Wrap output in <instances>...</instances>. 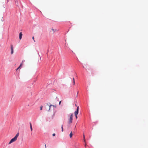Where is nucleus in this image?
<instances>
[{
  "mask_svg": "<svg viewBox=\"0 0 148 148\" xmlns=\"http://www.w3.org/2000/svg\"><path fill=\"white\" fill-rule=\"evenodd\" d=\"M73 84L74 85L75 84V82L74 78V77L73 78Z\"/></svg>",
  "mask_w": 148,
  "mask_h": 148,
  "instance_id": "9b49d317",
  "label": "nucleus"
},
{
  "mask_svg": "<svg viewBox=\"0 0 148 148\" xmlns=\"http://www.w3.org/2000/svg\"><path fill=\"white\" fill-rule=\"evenodd\" d=\"M75 106H77V105H76V104H75Z\"/></svg>",
  "mask_w": 148,
  "mask_h": 148,
  "instance_id": "b1692460",
  "label": "nucleus"
},
{
  "mask_svg": "<svg viewBox=\"0 0 148 148\" xmlns=\"http://www.w3.org/2000/svg\"><path fill=\"white\" fill-rule=\"evenodd\" d=\"M73 114H71L70 117L69 119H68V123L70 124L72 123L73 121Z\"/></svg>",
  "mask_w": 148,
  "mask_h": 148,
  "instance_id": "f03ea898",
  "label": "nucleus"
},
{
  "mask_svg": "<svg viewBox=\"0 0 148 148\" xmlns=\"http://www.w3.org/2000/svg\"><path fill=\"white\" fill-rule=\"evenodd\" d=\"M75 115V116L76 118L77 119V115Z\"/></svg>",
  "mask_w": 148,
  "mask_h": 148,
  "instance_id": "a211bd4d",
  "label": "nucleus"
},
{
  "mask_svg": "<svg viewBox=\"0 0 148 148\" xmlns=\"http://www.w3.org/2000/svg\"><path fill=\"white\" fill-rule=\"evenodd\" d=\"M25 60H23V61H22V63H23V62H25Z\"/></svg>",
  "mask_w": 148,
  "mask_h": 148,
  "instance_id": "6ab92c4d",
  "label": "nucleus"
},
{
  "mask_svg": "<svg viewBox=\"0 0 148 148\" xmlns=\"http://www.w3.org/2000/svg\"><path fill=\"white\" fill-rule=\"evenodd\" d=\"M22 65H23V63H21V64H20V66L21 67L22 66Z\"/></svg>",
  "mask_w": 148,
  "mask_h": 148,
  "instance_id": "f8f14e48",
  "label": "nucleus"
},
{
  "mask_svg": "<svg viewBox=\"0 0 148 148\" xmlns=\"http://www.w3.org/2000/svg\"><path fill=\"white\" fill-rule=\"evenodd\" d=\"M30 126L31 130V131H32V127L31 123H30Z\"/></svg>",
  "mask_w": 148,
  "mask_h": 148,
  "instance_id": "0eeeda50",
  "label": "nucleus"
},
{
  "mask_svg": "<svg viewBox=\"0 0 148 148\" xmlns=\"http://www.w3.org/2000/svg\"><path fill=\"white\" fill-rule=\"evenodd\" d=\"M61 128H62V132H63V128L62 125Z\"/></svg>",
  "mask_w": 148,
  "mask_h": 148,
  "instance_id": "4468645a",
  "label": "nucleus"
},
{
  "mask_svg": "<svg viewBox=\"0 0 148 148\" xmlns=\"http://www.w3.org/2000/svg\"><path fill=\"white\" fill-rule=\"evenodd\" d=\"M61 101H60L59 102V105H60L61 103Z\"/></svg>",
  "mask_w": 148,
  "mask_h": 148,
  "instance_id": "f3484780",
  "label": "nucleus"
},
{
  "mask_svg": "<svg viewBox=\"0 0 148 148\" xmlns=\"http://www.w3.org/2000/svg\"><path fill=\"white\" fill-rule=\"evenodd\" d=\"M85 143V147H86V142Z\"/></svg>",
  "mask_w": 148,
  "mask_h": 148,
  "instance_id": "4be33fe9",
  "label": "nucleus"
},
{
  "mask_svg": "<svg viewBox=\"0 0 148 148\" xmlns=\"http://www.w3.org/2000/svg\"><path fill=\"white\" fill-rule=\"evenodd\" d=\"M22 33L21 32L20 33L19 35V39L20 40H21V39L22 37Z\"/></svg>",
  "mask_w": 148,
  "mask_h": 148,
  "instance_id": "20e7f679",
  "label": "nucleus"
},
{
  "mask_svg": "<svg viewBox=\"0 0 148 148\" xmlns=\"http://www.w3.org/2000/svg\"><path fill=\"white\" fill-rule=\"evenodd\" d=\"M32 39H33V40H34V42H35V40H34V36H33V37H32Z\"/></svg>",
  "mask_w": 148,
  "mask_h": 148,
  "instance_id": "2eb2a0df",
  "label": "nucleus"
},
{
  "mask_svg": "<svg viewBox=\"0 0 148 148\" xmlns=\"http://www.w3.org/2000/svg\"><path fill=\"white\" fill-rule=\"evenodd\" d=\"M7 0V1H9V0Z\"/></svg>",
  "mask_w": 148,
  "mask_h": 148,
  "instance_id": "393cba45",
  "label": "nucleus"
},
{
  "mask_svg": "<svg viewBox=\"0 0 148 148\" xmlns=\"http://www.w3.org/2000/svg\"><path fill=\"white\" fill-rule=\"evenodd\" d=\"M19 136V133H18L16 135V136H15V137L13 138L11 140H10V142H9L8 144H10L11 143H12L15 141L17 139V138Z\"/></svg>",
  "mask_w": 148,
  "mask_h": 148,
  "instance_id": "f257e3e1",
  "label": "nucleus"
},
{
  "mask_svg": "<svg viewBox=\"0 0 148 148\" xmlns=\"http://www.w3.org/2000/svg\"><path fill=\"white\" fill-rule=\"evenodd\" d=\"M51 30L53 31V32H57L58 31V30H57V29H51Z\"/></svg>",
  "mask_w": 148,
  "mask_h": 148,
  "instance_id": "1a4fd4ad",
  "label": "nucleus"
},
{
  "mask_svg": "<svg viewBox=\"0 0 148 148\" xmlns=\"http://www.w3.org/2000/svg\"><path fill=\"white\" fill-rule=\"evenodd\" d=\"M51 106H53L54 107H56V106H55V105H51L49 106V110H50V108Z\"/></svg>",
  "mask_w": 148,
  "mask_h": 148,
  "instance_id": "423d86ee",
  "label": "nucleus"
},
{
  "mask_svg": "<svg viewBox=\"0 0 148 148\" xmlns=\"http://www.w3.org/2000/svg\"><path fill=\"white\" fill-rule=\"evenodd\" d=\"M11 54H12L13 53V46L12 45L11 46Z\"/></svg>",
  "mask_w": 148,
  "mask_h": 148,
  "instance_id": "39448f33",
  "label": "nucleus"
},
{
  "mask_svg": "<svg viewBox=\"0 0 148 148\" xmlns=\"http://www.w3.org/2000/svg\"><path fill=\"white\" fill-rule=\"evenodd\" d=\"M19 69L18 68H17V69H16V71H17Z\"/></svg>",
  "mask_w": 148,
  "mask_h": 148,
  "instance_id": "aec40b11",
  "label": "nucleus"
},
{
  "mask_svg": "<svg viewBox=\"0 0 148 148\" xmlns=\"http://www.w3.org/2000/svg\"><path fill=\"white\" fill-rule=\"evenodd\" d=\"M18 68L19 69L21 68V67L20 66H19Z\"/></svg>",
  "mask_w": 148,
  "mask_h": 148,
  "instance_id": "412c9836",
  "label": "nucleus"
},
{
  "mask_svg": "<svg viewBox=\"0 0 148 148\" xmlns=\"http://www.w3.org/2000/svg\"><path fill=\"white\" fill-rule=\"evenodd\" d=\"M55 133H54V134H52V136H55Z\"/></svg>",
  "mask_w": 148,
  "mask_h": 148,
  "instance_id": "dca6fc26",
  "label": "nucleus"
},
{
  "mask_svg": "<svg viewBox=\"0 0 148 148\" xmlns=\"http://www.w3.org/2000/svg\"><path fill=\"white\" fill-rule=\"evenodd\" d=\"M69 136H70V138H71L72 137V136H73V134H72V132H71L70 134V135H69Z\"/></svg>",
  "mask_w": 148,
  "mask_h": 148,
  "instance_id": "6e6552de",
  "label": "nucleus"
},
{
  "mask_svg": "<svg viewBox=\"0 0 148 148\" xmlns=\"http://www.w3.org/2000/svg\"><path fill=\"white\" fill-rule=\"evenodd\" d=\"M42 107H43L42 106H41V107H40V110H42Z\"/></svg>",
  "mask_w": 148,
  "mask_h": 148,
  "instance_id": "ddd939ff",
  "label": "nucleus"
},
{
  "mask_svg": "<svg viewBox=\"0 0 148 148\" xmlns=\"http://www.w3.org/2000/svg\"><path fill=\"white\" fill-rule=\"evenodd\" d=\"M83 138H84V141L85 142V143L86 140H85V137L84 135H83Z\"/></svg>",
  "mask_w": 148,
  "mask_h": 148,
  "instance_id": "9d476101",
  "label": "nucleus"
},
{
  "mask_svg": "<svg viewBox=\"0 0 148 148\" xmlns=\"http://www.w3.org/2000/svg\"><path fill=\"white\" fill-rule=\"evenodd\" d=\"M45 147H46V145H45Z\"/></svg>",
  "mask_w": 148,
  "mask_h": 148,
  "instance_id": "5701e85b",
  "label": "nucleus"
},
{
  "mask_svg": "<svg viewBox=\"0 0 148 148\" xmlns=\"http://www.w3.org/2000/svg\"><path fill=\"white\" fill-rule=\"evenodd\" d=\"M79 107L78 106L77 107V110L74 112L75 115H77L78 113L79 112Z\"/></svg>",
  "mask_w": 148,
  "mask_h": 148,
  "instance_id": "7ed1b4c3",
  "label": "nucleus"
}]
</instances>
